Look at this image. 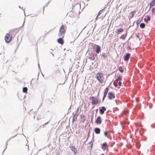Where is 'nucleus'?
I'll list each match as a JSON object with an SVG mask.
<instances>
[{"mask_svg":"<svg viewBox=\"0 0 155 155\" xmlns=\"http://www.w3.org/2000/svg\"><path fill=\"white\" fill-rule=\"evenodd\" d=\"M89 100H92L91 103L93 105H97L100 104L101 102V101L97 98L95 97L91 96L90 97Z\"/></svg>","mask_w":155,"mask_h":155,"instance_id":"f257e3e1","label":"nucleus"},{"mask_svg":"<svg viewBox=\"0 0 155 155\" xmlns=\"http://www.w3.org/2000/svg\"><path fill=\"white\" fill-rule=\"evenodd\" d=\"M96 57L97 59V54L95 52H89V55L88 56V58L91 60H95Z\"/></svg>","mask_w":155,"mask_h":155,"instance_id":"f03ea898","label":"nucleus"},{"mask_svg":"<svg viewBox=\"0 0 155 155\" xmlns=\"http://www.w3.org/2000/svg\"><path fill=\"white\" fill-rule=\"evenodd\" d=\"M66 29L64 27V25H62L59 29V32L58 33L59 36L64 35L66 32Z\"/></svg>","mask_w":155,"mask_h":155,"instance_id":"7ed1b4c3","label":"nucleus"},{"mask_svg":"<svg viewBox=\"0 0 155 155\" xmlns=\"http://www.w3.org/2000/svg\"><path fill=\"white\" fill-rule=\"evenodd\" d=\"M12 34L9 33H7L6 34L5 40L6 43H8L10 42L12 39Z\"/></svg>","mask_w":155,"mask_h":155,"instance_id":"20e7f679","label":"nucleus"},{"mask_svg":"<svg viewBox=\"0 0 155 155\" xmlns=\"http://www.w3.org/2000/svg\"><path fill=\"white\" fill-rule=\"evenodd\" d=\"M96 77L97 79L100 83H102L103 82V80L102 79V78L103 77V74L98 73L97 74Z\"/></svg>","mask_w":155,"mask_h":155,"instance_id":"39448f33","label":"nucleus"},{"mask_svg":"<svg viewBox=\"0 0 155 155\" xmlns=\"http://www.w3.org/2000/svg\"><path fill=\"white\" fill-rule=\"evenodd\" d=\"M92 46L93 47H95V52L97 53L98 54L101 52V49L100 46L94 44H93Z\"/></svg>","mask_w":155,"mask_h":155,"instance_id":"423d86ee","label":"nucleus"},{"mask_svg":"<svg viewBox=\"0 0 155 155\" xmlns=\"http://www.w3.org/2000/svg\"><path fill=\"white\" fill-rule=\"evenodd\" d=\"M110 84L107 87H106L105 88V89L104 90V94H103V98H102V102H103L104 101V100L105 98L107 96V93L109 91V89L108 88V87H109V86L110 85Z\"/></svg>","mask_w":155,"mask_h":155,"instance_id":"0eeeda50","label":"nucleus"},{"mask_svg":"<svg viewBox=\"0 0 155 155\" xmlns=\"http://www.w3.org/2000/svg\"><path fill=\"white\" fill-rule=\"evenodd\" d=\"M107 97L109 100H112L115 98L114 93L113 92H110L108 94Z\"/></svg>","mask_w":155,"mask_h":155,"instance_id":"6e6552de","label":"nucleus"},{"mask_svg":"<svg viewBox=\"0 0 155 155\" xmlns=\"http://www.w3.org/2000/svg\"><path fill=\"white\" fill-rule=\"evenodd\" d=\"M131 56V54L127 53L126 54L124 57V59L125 61H128Z\"/></svg>","mask_w":155,"mask_h":155,"instance_id":"1a4fd4ad","label":"nucleus"},{"mask_svg":"<svg viewBox=\"0 0 155 155\" xmlns=\"http://www.w3.org/2000/svg\"><path fill=\"white\" fill-rule=\"evenodd\" d=\"M99 111L101 115H102L104 113V112L106 110V108L104 106H102L99 108Z\"/></svg>","mask_w":155,"mask_h":155,"instance_id":"9d476101","label":"nucleus"},{"mask_svg":"<svg viewBox=\"0 0 155 155\" xmlns=\"http://www.w3.org/2000/svg\"><path fill=\"white\" fill-rule=\"evenodd\" d=\"M95 123L97 124H100L102 123V119L100 116H98L96 119Z\"/></svg>","mask_w":155,"mask_h":155,"instance_id":"9b49d317","label":"nucleus"},{"mask_svg":"<svg viewBox=\"0 0 155 155\" xmlns=\"http://www.w3.org/2000/svg\"><path fill=\"white\" fill-rule=\"evenodd\" d=\"M69 147L70 148L71 150L74 152V154L76 155L77 153L78 152L77 149L75 147L73 146V145H70Z\"/></svg>","mask_w":155,"mask_h":155,"instance_id":"f8f14e48","label":"nucleus"},{"mask_svg":"<svg viewBox=\"0 0 155 155\" xmlns=\"http://www.w3.org/2000/svg\"><path fill=\"white\" fill-rule=\"evenodd\" d=\"M108 147L107 143L106 142H105L101 144V148L103 150H105Z\"/></svg>","mask_w":155,"mask_h":155,"instance_id":"ddd939ff","label":"nucleus"},{"mask_svg":"<svg viewBox=\"0 0 155 155\" xmlns=\"http://www.w3.org/2000/svg\"><path fill=\"white\" fill-rule=\"evenodd\" d=\"M136 11L134 10L130 12V14L131 15H129L128 16V17L130 19L133 17L135 14L136 13Z\"/></svg>","mask_w":155,"mask_h":155,"instance_id":"4468645a","label":"nucleus"},{"mask_svg":"<svg viewBox=\"0 0 155 155\" xmlns=\"http://www.w3.org/2000/svg\"><path fill=\"white\" fill-rule=\"evenodd\" d=\"M124 30L122 28H120L117 29V31H116V33L117 35L120 34L122 32L124 31Z\"/></svg>","mask_w":155,"mask_h":155,"instance_id":"2eb2a0df","label":"nucleus"},{"mask_svg":"<svg viewBox=\"0 0 155 155\" xmlns=\"http://www.w3.org/2000/svg\"><path fill=\"white\" fill-rule=\"evenodd\" d=\"M94 131L96 134H99L101 132V129L99 127H96L94 129Z\"/></svg>","mask_w":155,"mask_h":155,"instance_id":"dca6fc26","label":"nucleus"},{"mask_svg":"<svg viewBox=\"0 0 155 155\" xmlns=\"http://www.w3.org/2000/svg\"><path fill=\"white\" fill-rule=\"evenodd\" d=\"M155 5V0H152L150 4V9L148 10V12L149 11L150 8H151L153 6Z\"/></svg>","mask_w":155,"mask_h":155,"instance_id":"f3484780","label":"nucleus"},{"mask_svg":"<svg viewBox=\"0 0 155 155\" xmlns=\"http://www.w3.org/2000/svg\"><path fill=\"white\" fill-rule=\"evenodd\" d=\"M57 41L58 43L62 45L64 43V41L62 38H60L57 39Z\"/></svg>","mask_w":155,"mask_h":155,"instance_id":"a211bd4d","label":"nucleus"},{"mask_svg":"<svg viewBox=\"0 0 155 155\" xmlns=\"http://www.w3.org/2000/svg\"><path fill=\"white\" fill-rule=\"evenodd\" d=\"M17 135V134H16L15 135V136H12L6 142V143H5V149H4V150L3 151V152L2 153V154H3L4 151L5 150H6V149L7 147V145L8 144V141L10 139H11V138H14V137H15Z\"/></svg>","mask_w":155,"mask_h":155,"instance_id":"6ab92c4d","label":"nucleus"},{"mask_svg":"<svg viewBox=\"0 0 155 155\" xmlns=\"http://www.w3.org/2000/svg\"><path fill=\"white\" fill-rule=\"evenodd\" d=\"M80 117L81 118V121L82 122H84L86 120V117L84 115L81 114L80 115Z\"/></svg>","mask_w":155,"mask_h":155,"instance_id":"aec40b11","label":"nucleus"},{"mask_svg":"<svg viewBox=\"0 0 155 155\" xmlns=\"http://www.w3.org/2000/svg\"><path fill=\"white\" fill-rule=\"evenodd\" d=\"M78 115L76 114H74L73 116V118H72V122L74 123L75 120V119H77V117L78 116Z\"/></svg>","mask_w":155,"mask_h":155,"instance_id":"412c9836","label":"nucleus"},{"mask_svg":"<svg viewBox=\"0 0 155 155\" xmlns=\"http://www.w3.org/2000/svg\"><path fill=\"white\" fill-rule=\"evenodd\" d=\"M143 17H142L141 19H140V18L139 19H138L136 22V24L137 26L138 27L139 26V24L141 22V21L143 19Z\"/></svg>","mask_w":155,"mask_h":155,"instance_id":"4be33fe9","label":"nucleus"},{"mask_svg":"<svg viewBox=\"0 0 155 155\" xmlns=\"http://www.w3.org/2000/svg\"><path fill=\"white\" fill-rule=\"evenodd\" d=\"M127 36V33L125 34L122 35L120 37V38L122 40H125Z\"/></svg>","mask_w":155,"mask_h":155,"instance_id":"5701e85b","label":"nucleus"},{"mask_svg":"<svg viewBox=\"0 0 155 155\" xmlns=\"http://www.w3.org/2000/svg\"><path fill=\"white\" fill-rule=\"evenodd\" d=\"M88 144H91V145L89 146H88V148L89 149H90V150H91L92 148V146L93 145V143L92 142V140H91L90 142H89Z\"/></svg>","mask_w":155,"mask_h":155,"instance_id":"b1692460","label":"nucleus"},{"mask_svg":"<svg viewBox=\"0 0 155 155\" xmlns=\"http://www.w3.org/2000/svg\"><path fill=\"white\" fill-rule=\"evenodd\" d=\"M109 134V132L108 131H105L104 133V135L107 137H108V136Z\"/></svg>","mask_w":155,"mask_h":155,"instance_id":"393cba45","label":"nucleus"},{"mask_svg":"<svg viewBox=\"0 0 155 155\" xmlns=\"http://www.w3.org/2000/svg\"><path fill=\"white\" fill-rule=\"evenodd\" d=\"M145 27V24L144 23H142L140 24V27L141 28L143 29Z\"/></svg>","mask_w":155,"mask_h":155,"instance_id":"a878e982","label":"nucleus"},{"mask_svg":"<svg viewBox=\"0 0 155 155\" xmlns=\"http://www.w3.org/2000/svg\"><path fill=\"white\" fill-rule=\"evenodd\" d=\"M28 91V88L26 87H24L23 88L22 92L24 93H26Z\"/></svg>","mask_w":155,"mask_h":155,"instance_id":"bb28decb","label":"nucleus"},{"mask_svg":"<svg viewBox=\"0 0 155 155\" xmlns=\"http://www.w3.org/2000/svg\"><path fill=\"white\" fill-rule=\"evenodd\" d=\"M101 57H103V58H106L107 57V56L106 54L103 53L102 54Z\"/></svg>","mask_w":155,"mask_h":155,"instance_id":"cd10ccee","label":"nucleus"},{"mask_svg":"<svg viewBox=\"0 0 155 155\" xmlns=\"http://www.w3.org/2000/svg\"><path fill=\"white\" fill-rule=\"evenodd\" d=\"M136 146L137 147L138 149H139L140 147V144L139 142H137L136 143Z\"/></svg>","mask_w":155,"mask_h":155,"instance_id":"c85d7f7f","label":"nucleus"},{"mask_svg":"<svg viewBox=\"0 0 155 155\" xmlns=\"http://www.w3.org/2000/svg\"><path fill=\"white\" fill-rule=\"evenodd\" d=\"M51 2V0H49V1L47 2V3H46V4L45 5L43 6V13H44V8L45 7H46L48 5V4L50 3Z\"/></svg>","mask_w":155,"mask_h":155,"instance_id":"c756f323","label":"nucleus"},{"mask_svg":"<svg viewBox=\"0 0 155 155\" xmlns=\"http://www.w3.org/2000/svg\"><path fill=\"white\" fill-rule=\"evenodd\" d=\"M104 9H103L100 10L98 13L97 16H99L103 12V11L104 10Z\"/></svg>","mask_w":155,"mask_h":155,"instance_id":"7c9ffc66","label":"nucleus"},{"mask_svg":"<svg viewBox=\"0 0 155 155\" xmlns=\"http://www.w3.org/2000/svg\"><path fill=\"white\" fill-rule=\"evenodd\" d=\"M118 70L121 73H123L124 72V70L122 68L121 66H120Z\"/></svg>","mask_w":155,"mask_h":155,"instance_id":"2f4dec72","label":"nucleus"},{"mask_svg":"<svg viewBox=\"0 0 155 155\" xmlns=\"http://www.w3.org/2000/svg\"><path fill=\"white\" fill-rule=\"evenodd\" d=\"M122 76H119L116 79V80H119L120 81L122 80Z\"/></svg>","mask_w":155,"mask_h":155,"instance_id":"473e14b6","label":"nucleus"},{"mask_svg":"<svg viewBox=\"0 0 155 155\" xmlns=\"http://www.w3.org/2000/svg\"><path fill=\"white\" fill-rule=\"evenodd\" d=\"M75 6L81 8V4H80L77 3L75 5L74 8L75 7Z\"/></svg>","mask_w":155,"mask_h":155,"instance_id":"72a5a7b5","label":"nucleus"},{"mask_svg":"<svg viewBox=\"0 0 155 155\" xmlns=\"http://www.w3.org/2000/svg\"><path fill=\"white\" fill-rule=\"evenodd\" d=\"M155 10V8H153L152 9V14L153 15H155V13L154 12V11Z\"/></svg>","mask_w":155,"mask_h":155,"instance_id":"f704fd0d","label":"nucleus"},{"mask_svg":"<svg viewBox=\"0 0 155 155\" xmlns=\"http://www.w3.org/2000/svg\"><path fill=\"white\" fill-rule=\"evenodd\" d=\"M151 17L150 15H147V20L148 21H150V20Z\"/></svg>","mask_w":155,"mask_h":155,"instance_id":"c9c22d12","label":"nucleus"},{"mask_svg":"<svg viewBox=\"0 0 155 155\" xmlns=\"http://www.w3.org/2000/svg\"><path fill=\"white\" fill-rule=\"evenodd\" d=\"M115 102L117 104H118L119 103H120V102L119 101L117 100H115Z\"/></svg>","mask_w":155,"mask_h":155,"instance_id":"e433bc0d","label":"nucleus"},{"mask_svg":"<svg viewBox=\"0 0 155 155\" xmlns=\"http://www.w3.org/2000/svg\"><path fill=\"white\" fill-rule=\"evenodd\" d=\"M151 127L153 128H155V124H153L151 125Z\"/></svg>","mask_w":155,"mask_h":155,"instance_id":"4c0bfd02","label":"nucleus"},{"mask_svg":"<svg viewBox=\"0 0 155 155\" xmlns=\"http://www.w3.org/2000/svg\"><path fill=\"white\" fill-rule=\"evenodd\" d=\"M79 108L78 107L76 110L75 111V114H77V113H78V111H79Z\"/></svg>","mask_w":155,"mask_h":155,"instance_id":"58836bf2","label":"nucleus"},{"mask_svg":"<svg viewBox=\"0 0 155 155\" xmlns=\"http://www.w3.org/2000/svg\"><path fill=\"white\" fill-rule=\"evenodd\" d=\"M51 31V30L49 31H48V32L47 31H45V35H46L47 34H48V33L50 32V31Z\"/></svg>","mask_w":155,"mask_h":155,"instance_id":"ea45409f","label":"nucleus"},{"mask_svg":"<svg viewBox=\"0 0 155 155\" xmlns=\"http://www.w3.org/2000/svg\"><path fill=\"white\" fill-rule=\"evenodd\" d=\"M118 84L119 86H121L122 85V82L120 81H119L118 83Z\"/></svg>","mask_w":155,"mask_h":155,"instance_id":"a19ab883","label":"nucleus"},{"mask_svg":"<svg viewBox=\"0 0 155 155\" xmlns=\"http://www.w3.org/2000/svg\"><path fill=\"white\" fill-rule=\"evenodd\" d=\"M93 114L91 116V122H92L93 119Z\"/></svg>","mask_w":155,"mask_h":155,"instance_id":"79ce46f5","label":"nucleus"},{"mask_svg":"<svg viewBox=\"0 0 155 155\" xmlns=\"http://www.w3.org/2000/svg\"><path fill=\"white\" fill-rule=\"evenodd\" d=\"M136 37L137 38H140V36L139 35V33L137 34L136 35Z\"/></svg>","mask_w":155,"mask_h":155,"instance_id":"37998d69","label":"nucleus"},{"mask_svg":"<svg viewBox=\"0 0 155 155\" xmlns=\"http://www.w3.org/2000/svg\"><path fill=\"white\" fill-rule=\"evenodd\" d=\"M127 49H131V47L130 46H128L127 47Z\"/></svg>","mask_w":155,"mask_h":155,"instance_id":"c03bdc74","label":"nucleus"},{"mask_svg":"<svg viewBox=\"0 0 155 155\" xmlns=\"http://www.w3.org/2000/svg\"><path fill=\"white\" fill-rule=\"evenodd\" d=\"M144 21L145 22H147V21H148V20H147V19H146L145 18H144Z\"/></svg>","mask_w":155,"mask_h":155,"instance_id":"a18cd8bd","label":"nucleus"},{"mask_svg":"<svg viewBox=\"0 0 155 155\" xmlns=\"http://www.w3.org/2000/svg\"><path fill=\"white\" fill-rule=\"evenodd\" d=\"M94 134H93L92 139L91 140H92V143H93L94 142Z\"/></svg>","mask_w":155,"mask_h":155,"instance_id":"49530a36","label":"nucleus"},{"mask_svg":"<svg viewBox=\"0 0 155 155\" xmlns=\"http://www.w3.org/2000/svg\"><path fill=\"white\" fill-rule=\"evenodd\" d=\"M98 108L96 109L95 110V111H96V114L97 113V112H98Z\"/></svg>","mask_w":155,"mask_h":155,"instance_id":"de8ad7c7","label":"nucleus"},{"mask_svg":"<svg viewBox=\"0 0 155 155\" xmlns=\"http://www.w3.org/2000/svg\"><path fill=\"white\" fill-rule=\"evenodd\" d=\"M45 125L44 124H43L41 126H40V128L41 127H45Z\"/></svg>","mask_w":155,"mask_h":155,"instance_id":"09e8293b","label":"nucleus"},{"mask_svg":"<svg viewBox=\"0 0 155 155\" xmlns=\"http://www.w3.org/2000/svg\"><path fill=\"white\" fill-rule=\"evenodd\" d=\"M42 104V103L41 104L39 105L38 109L37 110V111L40 108V107H41Z\"/></svg>","mask_w":155,"mask_h":155,"instance_id":"8fccbe9b","label":"nucleus"},{"mask_svg":"<svg viewBox=\"0 0 155 155\" xmlns=\"http://www.w3.org/2000/svg\"><path fill=\"white\" fill-rule=\"evenodd\" d=\"M71 106L68 109V111L67 113V114H68L69 113V110L71 109Z\"/></svg>","mask_w":155,"mask_h":155,"instance_id":"3c124183","label":"nucleus"},{"mask_svg":"<svg viewBox=\"0 0 155 155\" xmlns=\"http://www.w3.org/2000/svg\"><path fill=\"white\" fill-rule=\"evenodd\" d=\"M143 132H144V131H143V132H140V134L141 135H143Z\"/></svg>","mask_w":155,"mask_h":155,"instance_id":"603ef678","label":"nucleus"},{"mask_svg":"<svg viewBox=\"0 0 155 155\" xmlns=\"http://www.w3.org/2000/svg\"><path fill=\"white\" fill-rule=\"evenodd\" d=\"M25 60L26 62L28 61V58H25Z\"/></svg>","mask_w":155,"mask_h":155,"instance_id":"864d4df0","label":"nucleus"},{"mask_svg":"<svg viewBox=\"0 0 155 155\" xmlns=\"http://www.w3.org/2000/svg\"><path fill=\"white\" fill-rule=\"evenodd\" d=\"M50 53L53 56H54V54L52 52H50Z\"/></svg>","mask_w":155,"mask_h":155,"instance_id":"5fc2aeb1","label":"nucleus"},{"mask_svg":"<svg viewBox=\"0 0 155 155\" xmlns=\"http://www.w3.org/2000/svg\"><path fill=\"white\" fill-rule=\"evenodd\" d=\"M19 43L18 44V45L17 46V48H16V49L15 50V52L16 51V50L17 49L18 46H19Z\"/></svg>","mask_w":155,"mask_h":155,"instance_id":"6e6d98bb","label":"nucleus"},{"mask_svg":"<svg viewBox=\"0 0 155 155\" xmlns=\"http://www.w3.org/2000/svg\"><path fill=\"white\" fill-rule=\"evenodd\" d=\"M49 123V121H48L47 122H46L45 123V124H44V125H47L48 123Z\"/></svg>","mask_w":155,"mask_h":155,"instance_id":"4d7b16f0","label":"nucleus"},{"mask_svg":"<svg viewBox=\"0 0 155 155\" xmlns=\"http://www.w3.org/2000/svg\"><path fill=\"white\" fill-rule=\"evenodd\" d=\"M99 92H100V90L98 92V94L97 95V97L99 96Z\"/></svg>","mask_w":155,"mask_h":155,"instance_id":"13d9d810","label":"nucleus"},{"mask_svg":"<svg viewBox=\"0 0 155 155\" xmlns=\"http://www.w3.org/2000/svg\"><path fill=\"white\" fill-rule=\"evenodd\" d=\"M90 133V132H89V133H88V137H87V140H88V138L89 136V135H90V133Z\"/></svg>","mask_w":155,"mask_h":155,"instance_id":"bf43d9fd","label":"nucleus"},{"mask_svg":"<svg viewBox=\"0 0 155 155\" xmlns=\"http://www.w3.org/2000/svg\"><path fill=\"white\" fill-rule=\"evenodd\" d=\"M38 66L39 69H40V65H39V63H38Z\"/></svg>","mask_w":155,"mask_h":155,"instance_id":"052dcab7","label":"nucleus"},{"mask_svg":"<svg viewBox=\"0 0 155 155\" xmlns=\"http://www.w3.org/2000/svg\"><path fill=\"white\" fill-rule=\"evenodd\" d=\"M98 16H97H97L96 17V19H97L98 18Z\"/></svg>","mask_w":155,"mask_h":155,"instance_id":"680f3d73","label":"nucleus"},{"mask_svg":"<svg viewBox=\"0 0 155 155\" xmlns=\"http://www.w3.org/2000/svg\"><path fill=\"white\" fill-rule=\"evenodd\" d=\"M42 76L44 77V75L42 73Z\"/></svg>","mask_w":155,"mask_h":155,"instance_id":"e2e57ef3","label":"nucleus"},{"mask_svg":"<svg viewBox=\"0 0 155 155\" xmlns=\"http://www.w3.org/2000/svg\"><path fill=\"white\" fill-rule=\"evenodd\" d=\"M100 155H104V153H102V154H101Z\"/></svg>","mask_w":155,"mask_h":155,"instance_id":"0e129e2a","label":"nucleus"},{"mask_svg":"<svg viewBox=\"0 0 155 155\" xmlns=\"http://www.w3.org/2000/svg\"><path fill=\"white\" fill-rule=\"evenodd\" d=\"M19 8H21V6H18Z\"/></svg>","mask_w":155,"mask_h":155,"instance_id":"69168bd1","label":"nucleus"},{"mask_svg":"<svg viewBox=\"0 0 155 155\" xmlns=\"http://www.w3.org/2000/svg\"><path fill=\"white\" fill-rule=\"evenodd\" d=\"M94 108V107H93L92 108V109H93Z\"/></svg>","mask_w":155,"mask_h":155,"instance_id":"338daca9","label":"nucleus"},{"mask_svg":"<svg viewBox=\"0 0 155 155\" xmlns=\"http://www.w3.org/2000/svg\"><path fill=\"white\" fill-rule=\"evenodd\" d=\"M151 107H151V106H150V108H151Z\"/></svg>","mask_w":155,"mask_h":155,"instance_id":"774afa93","label":"nucleus"}]
</instances>
